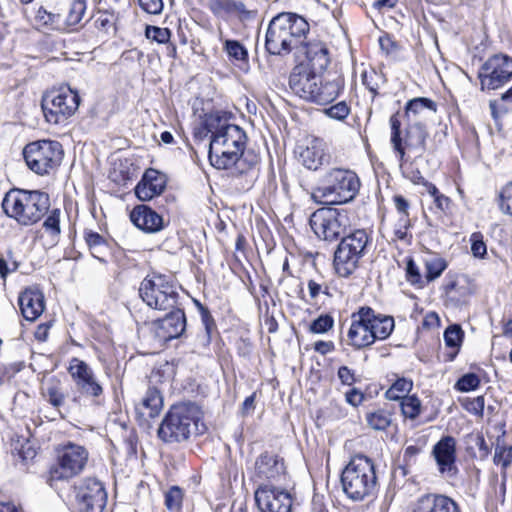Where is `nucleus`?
<instances>
[{"label":"nucleus","instance_id":"nucleus-24","mask_svg":"<svg viewBox=\"0 0 512 512\" xmlns=\"http://www.w3.org/2000/svg\"><path fill=\"white\" fill-rule=\"evenodd\" d=\"M300 48L305 55V60L300 64H306L309 70L318 73H321L328 67L330 62L328 50L322 42L303 43Z\"/></svg>","mask_w":512,"mask_h":512},{"label":"nucleus","instance_id":"nucleus-19","mask_svg":"<svg viewBox=\"0 0 512 512\" xmlns=\"http://www.w3.org/2000/svg\"><path fill=\"white\" fill-rule=\"evenodd\" d=\"M369 314L366 316L363 307L351 315V325L347 334L349 344L354 348L361 349L373 344V337L370 334Z\"/></svg>","mask_w":512,"mask_h":512},{"label":"nucleus","instance_id":"nucleus-11","mask_svg":"<svg viewBox=\"0 0 512 512\" xmlns=\"http://www.w3.org/2000/svg\"><path fill=\"white\" fill-rule=\"evenodd\" d=\"M89 459L87 449L79 444L68 443L58 451L57 464L51 469L53 480H69L79 475Z\"/></svg>","mask_w":512,"mask_h":512},{"label":"nucleus","instance_id":"nucleus-55","mask_svg":"<svg viewBox=\"0 0 512 512\" xmlns=\"http://www.w3.org/2000/svg\"><path fill=\"white\" fill-rule=\"evenodd\" d=\"M239 7H243V3L233 0H216L212 4V9L217 14H221L222 12H234V9Z\"/></svg>","mask_w":512,"mask_h":512},{"label":"nucleus","instance_id":"nucleus-56","mask_svg":"<svg viewBox=\"0 0 512 512\" xmlns=\"http://www.w3.org/2000/svg\"><path fill=\"white\" fill-rule=\"evenodd\" d=\"M309 296L311 300L316 301L321 294L328 295V286L324 283L318 282L315 279H310L307 283Z\"/></svg>","mask_w":512,"mask_h":512},{"label":"nucleus","instance_id":"nucleus-60","mask_svg":"<svg viewBox=\"0 0 512 512\" xmlns=\"http://www.w3.org/2000/svg\"><path fill=\"white\" fill-rule=\"evenodd\" d=\"M410 226V219L405 217L400 218L398 220V223L395 225L394 228V234L395 237L399 240H404L407 236V230Z\"/></svg>","mask_w":512,"mask_h":512},{"label":"nucleus","instance_id":"nucleus-46","mask_svg":"<svg viewBox=\"0 0 512 512\" xmlns=\"http://www.w3.org/2000/svg\"><path fill=\"white\" fill-rule=\"evenodd\" d=\"M145 35L149 40L155 41L159 44H165L169 41L171 32L168 28L147 26Z\"/></svg>","mask_w":512,"mask_h":512},{"label":"nucleus","instance_id":"nucleus-43","mask_svg":"<svg viewBox=\"0 0 512 512\" xmlns=\"http://www.w3.org/2000/svg\"><path fill=\"white\" fill-rule=\"evenodd\" d=\"M446 293L450 299L458 303H464L472 294V290L468 284L460 285L459 283H452L447 286Z\"/></svg>","mask_w":512,"mask_h":512},{"label":"nucleus","instance_id":"nucleus-29","mask_svg":"<svg viewBox=\"0 0 512 512\" xmlns=\"http://www.w3.org/2000/svg\"><path fill=\"white\" fill-rule=\"evenodd\" d=\"M255 469L260 479L278 480L284 474L283 462L269 454H263L257 459Z\"/></svg>","mask_w":512,"mask_h":512},{"label":"nucleus","instance_id":"nucleus-51","mask_svg":"<svg viewBox=\"0 0 512 512\" xmlns=\"http://www.w3.org/2000/svg\"><path fill=\"white\" fill-rule=\"evenodd\" d=\"M463 407L470 413L476 416H482L485 406V400L483 396L475 398H465L462 401Z\"/></svg>","mask_w":512,"mask_h":512},{"label":"nucleus","instance_id":"nucleus-61","mask_svg":"<svg viewBox=\"0 0 512 512\" xmlns=\"http://www.w3.org/2000/svg\"><path fill=\"white\" fill-rule=\"evenodd\" d=\"M394 204L396 207V210L399 214L400 218L407 217L409 218V203L408 201L401 195H397L394 197Z\"/></svg>","mask_w":512,"mask_h":512},{"label":"nucleus","instance_id":"nucleus-42","mask_svg":"<svg viewBox=\"0 0 512 512\" xmlns=\"http://www.w3.org/2000/svg\"><path fill=\"white\" fill-rule=\"evenodd\" d=\"M401 411L406 418L415 419L421 413V401L415 395L401 400Z\"/></svg>","mask_w":512,"mask_h":512},{"label":"nucleus","instance_id":"nucleus-38","mask_svg":"<svg viewBox=\"0 0 512 512\" xmlns=\"http://www.w3.org/2000/svg\"><path fill=\"white\" fill-rule=\"evenodd\" d=\"M413 387V381L411 379L402 377L398 378L391 387L386 391V398L389 400H402L409 396V392Z\"/></svg>","mask_w":512,"mask_h":512},{"label":"nucleus","instance_id":"nucleus-32","mask_svg":"<svg viewBox=\"0 0 512 512\" xmlns=\"http://www.w3.org/2000/svg\"><path fill=\"white\" fill-rule=\"evenodd\" d=\"M162 407L163 398L160 392L155 388H151L148 389L145 396L136 406V410L142 417L154 418L160 413Z\"/></svg>","mask_w":512,"mask_h":512},{"label":"nucleus","instance_id":"nucleus-44","mask_svg":"<svg viewBox=\"0 0 512 512\" xmlns=\"http://www.w3.org/2000/svg\"><path fill=\"white\" fill-rule=\"evenodd\" d=\"M183 501V492L177 487H171L165 493V506L171 512H178L181 509Z\"/></svg>","mask_w":512,"mask_h":512},{"label":"nucleus","instance_id":"nucleus-18","mask_svg":"<svg viewBox=\"0 0 512 512\" xmlns=\"http://www.w3.org/2000/svg\"><path fill=\"white\" fill-rule=\"evenodd\" d=\"M317 74L318 72L309 70L306 64L295 66L289 77L291 90L300 98L311 101L314 92L318 89V84H320Z\"/></svg>","mask_w":512,"mask_h":512},{"label":"nucleus","instance_id":"nucleus-9","mask_svg":"<svg viewBox=\"0 0 512 512\" xmlns=\"http://www.w3.org/2000/svg\"><path fill=\"white\" fill-rule=\"evenodd\" d=\"M368 244V235L358 229L343 237L334 253V268L341 277H348L358 267Z\"/></svg>","mask_w":512,"mask_h":512},{"label":"nucleus","instance_id":"nucleus-23","mask_svg":"<svg viewBox=\"0 0 512 512\" xmlns=\"http://www.w3.org/2000/svg\"><path fill=\"white\" fill-rule=\"evenodd\" d=\"M18 303L23 317L28 321H35L45 309L43 293L36 288L25 289L19 295Z\"/></svg>","mask_w":512,"mask_h":512},{"label":"nucleus","instance_id":"nucleus-14","mask_svg":"<svg viewBox=\"0 0 512 512\" xmlns=\"http://www.w3.org/2000/svg\"><path fill=\"white\" fill-rule=\"evenodd\" d=\"M76 499L79 512H103L107 493L99 480L86 478L77 487Z\"/></svg>","mask_w":512,"mask_h":512},{"label":"nucleus","instance_id":"nucleus-12","mask_svg":"<svg viewBox=\"0 0 512 512\" xmlns=\"http://www.w3.org/2000/svg\"><path fill=\"white\" fill-rule=\"evenodd\" d=\"M348 225L346 212L333 208H322L310 217V226L319 239L334 241L345 232Z\"/></svg>","mask_w":512,"mask_h":512},{"label":"nucleus","instance_id":"nucleus-1","mask_svg":"<svg viewBox=\"0 0 512 512\" xmlns=\"http://www.w3.org/2000/svg\"><path fill=\"white\" fill-rule=\"evenodd\" d=\"M205 129L211 134L209 161L217 169L233 167L243 155L246 146V134L238 125L229 123L218 112L210 113L204 119Z\"/></svg>","mask_w":512,"mask_h":512},{"label":"nucleus","instance_id":"nucleus-13","mask_svg":"<svg viewBox=\"0 0 512 512\" xmlns=\"http://www.w3.org/2000/svg\"><path fill=\"white\" fill-rule=\"evenodd\" d=\"M512 78V58L504 54L489 57L478 72L480 89L496 90Z\"/></svg>","mask_w":512,"mask_h":512},{"label":"nucleus","instance_id":"nucleus-34","mask_svg":"<svg viewBox=\"0 0 512 512\" xmlns=\"http://www.w3.org/2000/svg\"><path fill=\"white\" fill-rule=\"evenodd\" d=\"M35 21L38 28L43 30L66 31L61 16L59 14L48 12L43 8L38 9Z\"/></svg>","mask_w":512,"mask_h":512},{"label":"nucleus","instance_id":"nucleus-47","mask_svg":"<svg viewBox=\"0 0 512 512\" xmlns=\"http://www.w3.org/2000/svg\"><path fill=\"white\" fill-rule=\"evenodd\" d=\"M334 325V320L332 316L328 314L320 315L317 319H315L309 327L311 333L314 334H323L329 331Z\"/></svg>","mask_w":512,"mask_h":512},{"label":"nucleus","instance_id":"nucleus-10","mask_svg":"<svg viewBox=\"0 0 512 512\" xmlns=\"http://www.w3.org/2000/svg\"><path fill=\"white\" fill-rule=\"evenodd\" d=\"M23 156L31 171L38 175H46L60 165L63 149L57 141L40 140L27 144Z\"/></svg>","mask_w":512,"mask_h":512},{"label":"nucleus","instance_id":"nucleus-50","mask_svg":"<svg viewBox=\"0 0 512 512\" xmlns=\"http://www.w3.org/2000/svg\"><path fill=\"white\" fill-rule=\"evenodd\" d=\"M512 462V447L497 446L494 454V463L507 468Z\"/></svg>","mask_w":512,"mask_h":512},{"label":"nucleus","instance_id":"nucleus-62","mask_svg":"<svg viewBox=\"0 0 512 512\" xmlns=\"http://www.w3.org/2000/svg\"><path fill=\"white\" fill-rule=\"evenodd\" d=\"M345 399L347 403L357 407L363 402L364 394L360 390L353 388L345 394Z\"/></svg>","mask_w":512,"mask_h":512},{"label":"nucleus","instance_id":"nucleus-4","mask_svg":"<svg viewBox=\"0 0 512 512\" xmlns=\"http://www.w3.org/2000/svg\"><path fill=\"white\" fill-rule=\"evenodd\" d=\"M359 188L360 180L355 172L333 168L323 175L311 198L320 204H342L354 199Z\"/></svg>","mask_w":512,"mask_h":512},{"label":"nucleus","instance_id":"nucleus-30","mask_svg":"<svg viewBox=\"0 0 512 512\" xmlns=\"http://www.w3.org/2000/svg\"><path fill=\"white\" fill-rule=\"evenodd\" d=\"M427 135L424 123L407 124L406 137L403 143L405 150L415 151L421 155L425 150Z\"/></svg>","mask_w":512,"mask_h":512},{"label":"nucleus","instance_id":"nucleus-57","mask_svg":"<svg viewBox=\"0 0 512 512\" xmlns=\"http://www.w3.org/2000/svg\"><path fill=\"white\" fill-rule=\"evenodd\" d=\"M140 7L149 14H160L163 10L162 0H138Z\"/></svg>","mask_w":512,"mask_h":512},{"label":"nucleus","instance_id":"nucleus-2","mask_svg":"<svg viewBox=\"0 0 512 512\" xmlns=\"http://www.w3.org/2000/svg\"><path fill=\"white\" fill-rule=\"evenodd\" d=\"M309 31L307 21L293 13L275 16L266 32L265 47L270 54L285 55L299 49Z\"/></svg>","mask_w":512,"mask_h":512},{"label":"nucleus","instance_id":"nucleus-54","mask_svg":"<svg viewBox=\"0 0 512 512\" xmlns=\"http://www.w3.org/2000/svg\"><path fill=\"white\" fill-rule=\"evenodd\" d=\"M471 251L475 257L483 258L486 253V244L483 241V237L480 233H473L470 237Z\"/></svg>","mask_w":512,"mask_h":512},{"label":"nucleus","instance_id":"nucleus-33","mask_svg":"<svg viewBox=\"0 0 512 512\" xmlns=\"http://www.w3.org/2000/svg\"><path fill=\"white\" fill-rule=\"evenodd\" d=\"M60 210H53L43 223V234L42 237L46 238L45 244L49 247H53L57 244L61 233L60 229Z\"/></svg>","mask_w":512,"mask_h":512},{"label":"nucleus","instance_id":"nucleus-37","mask_svg":"<svg viewBox=\"0 0 512 512\" xmlns=\"http://www.w3.org/2000/svg\"><path fill=\"white\" fill-rule=\"evenodd\" d=\"M447 261L438 256L431 255L425 259V279L427 282L434 281L441 276L447 268Z\"/></svg>","mask_w":512,"mask_h":512},{"label":"nucleus","instance_id":"nucleus-5","mask_svg":"<svg viewBox=\"0 0 512 512\" xmlns=\"http://www.w3.org/2000/svg\"><path fill=\"white\" fill-rule=\"evenodd\" d=\"M49 206V196L37 190L13 189L6 193L2 201L6 215L25 226L38 222Z\"/></svg>","mask_w":512,"mask_h":512},{"label":"nucleus","instance_id":"nucleus-15","mask_svg":"<svg viewBox=\"0 0 512 512\" xmlns=\"http://www.w3.org/2000/svg\"><path fill=\"white\" fill-rule=\"evenodd\" d=\"M296 154L301 164L313 171L329 164L331 159L327 144L323 139L317 137L306 138L297 146Z\"/></svg>","mask_w":512,"mask_h":512},{"label":"nucleus","instance_id":"nucleus-31","mask_svg":"<svg viewBox=\"0 0 512 512\" xmlns=\"http://www.w3.org/2000/svg\"><path fill=\"white\" fill-rule=\"evenodd\" d=\"M343 88V80L337 77L331 81L318 84V89L314 92L311 102L319 105H326L334 101Z\"/></svg>","mask_w":512,"mask_h":512},{"label":"nucleus","instance_id":"nucleus-35","mask_svg":"<svg viewBox=\"0 0 512 512\" xmlns=\"http://www.w3.org/2000/svg\"><path fill=\"white\" fill-rule=\"evenodd\" d=\"M42 395L54 408L59 409L64 405L66 393L61 383L56 379L49 380L42 389Z\"/></svg>","mask_w":512,"mask_h":512},{"label":"nucleus","instance_id":"nucleus-48","mask_svg":"<svg viewBox=\"0 0 512 512\" xmlns=\"http://www.w3.org/2000/svg\"><path fill=\"white\" fill-rule=\"evenodd\" d=\"M480 385V378L474 373L463 375L456 383L455 387L461 392H469L475 390Z\"/></svg>","mask_w":512,"mask_h":512},{"label":"nucleus","instance_id":"nucleus-53","mask_svg":"<svg viewBox=\"0 0 512 512\" xmlns=\"http://www.w3.org/2000/svg\"><path fill=\"white\" fill-rule=\"evenodd\" d=\"M225 50L230 57L236 60H244L247 56V51L238 41L227 40Z\"/></svg>","mask_w":512,"mask_h":512},{"label":"nucleus","instance_id":"nucleus-17","mask_svg":"<svg viewBox=\"0 0 512 512\" xmlns=\"http://www.w3.org/2000/svg\"><path fill=\"white\" fill-rule=\"evenodd\" d=\"M255 501L261 512H290V494L271 485H261L255 491Z\"/></svg>","mask_w":512,"mask_h":512},{"label":"nucleus","instance_id":"nucleus-64","mask_svg":"<svg viewBox=\"0 0 512 512\" xmlns=\"http://www.w3.org/2000/svg\"><path fill=\"white\" fill-rule=\"evenodd\" d=\"M314 350L322 355H326L334 350V344L331 341H317L314 344Z\"/></svg>","mask_w":512,"mask_h":512},{"label":"nucleus","instance_id":"nucleus-39","mask_svg":"<svg viewBox=\"0 0 512 512\" xmlns=\"http://www.w3.org/2000/svg\"><path fill=\"white\" fill-rule=\"evenodd\" d=\"M427 194L433 198L434 211L439 216L447 214L451 208V200L449 197L440 193L434 184L427 185Z\"/></svg>","mask_w":512,"mask_h":512},{"label":"nucleus","instance_id":"nucleus-58","mask_svg":"<svg viewBox=\"0 0 512 512\" xmlns=\"http://www.w3.org/2000/svg\"><path fill=\"white\" fill-rule=\"evenodd\" d=\"M407 280L413 285L423 286V279L420 275L417 265L412 261H408L407 268Z\"/></svg>","mask_w":512,"mask_h":512},{"label":"nucleus","instance_id":"nucleus-3","mask_svg":"<svg viewBox=\"0 0 512 512\" xmlns=\"http://www.w3.org/2000/svg\"><path fill=\"white\" fill-rule=\"evenodd\" d=\"M202 418L203 412L198 405L190 402L175 404L162 420L158 436L167 443L185 441L206 430Z\"/></svg>","mask_w":512,"mask_h":512},{"label":"nucleus","instance_id":"nucleus-40","mask_svg":"<svg viewBox=\"0 0 512 512\" xmlns=\"http://www.w3.org/2000/svg\"><path fill=\"white\" fill-rule=\"evenodd\" d=\"M390 125L391 144L393 146L394 151L398 154L400 162H403L405 158V147L403 146V141L401 138V122L397 115L394 114L390 117Z\"/></svg>","mask_w":512,"mask_h":512},{"label":"nucleus","instance_id":"nucleus-41","mask_svg":"<svg viewBox=\"0 0 512 512\" xmlns=\"http://www.w3.org/2000/svg\"><path fill=\"white\" fill-rule=\"evenodd\" d=\"M368 425L374 430H385L391 423V415L385 410H376L366 415Z\"/></svg>","mask_w":512,"mask_h":512},{"label":"nucleus","instance_id":"nucleus-63","mask_svg":"<svg viewBox=\"0 0 512 512\" xmlns=\"http://www.w3.org/2000/svg\"><path fill=\"white\" fill-rule=\"evenodd\" d=\"M85 239L90 249H95L104 244L103 237L95 232L86 233Z\"/></svg>","mask_w":512,"mask_h":512},{"label":"nucleus","instance_id":"nucleus-52","mask_svg":"<svg viewBox=\"0 0 512 512\" xmlns=\"http://www.w3.org/2000/svg\"><path fill=\"white\" fill-rule=\"evenodd\" d=\"M350 113V108L346 102L341 101L325 109V114L335 120H344Z\"/></svg>","mask_w":512,"mask_h":512},{"label":"nucleus","instance_id":"nucleus-6","mask_svg":"<svg viewBox=\"0 0 512 512\" xmlns=\"http://www.w3.org/2000/svg\"><path fill=\"white\" fill-rule=\"evenodd\" d=\"M341 482L346 495L352 500H363L376 486V473L371 459L354 456L342 472Z\"/></svg>","mask_w":512,"mask_h":512},{"label":"nucleus","instance_id":"nucleus-45","mask_svg":"<svg viewBox=\"0 0 512 512\" xmlns=\"http://www.w3.org/2000/svg\"><path fill=\"white\" fill-rule=\"evenodd\" d=\"M463 340V331L459 325H451L444 332V341L448 347L458 348Z\"/></svg>","mask_w":512,"mask_h":512},{"label":"nucleus","instance_id":"nucleus-26","mask_svg":"<svg viewBox=\"0 0 512 512\" xmlns=\"http://www.w3.org/2000/svg\"><path fill=\"white\" fill-rule=\"evenodd\" d=\"M416 512H460L458 505L449 497L427 494L417 501Z\"/></svg>","mask_w":512,"mask_h":512},{"label":"nucleus","instance_id":"nucleus-20","mask_svg":"<svg viewBox=\"0 0 512 512\" xmlns=\"http://www.w3.org/2000/svg\"><path fill=\"white\" fill-rule=\"evenodd\" d=\"M433 455L442 474H455L456 440L452 436L442 437L433 447Z\"/></svg>","mask_w":512,"mask_h":512},{"label":"nucleus","instance_id":"nucleus-59","mask_svg":"<svg viewBox=\"0 0 512 512\" xmlns=\"http://www.w3.org/2000/svg\"><path fill=\"white\" fill-rule=\"evenodd\" d=\"M337 376L343 385L351 386L357 381L354 371L347 366L339 367Z\"/></svg>","mask_w":512,"mask_h":512},{"label":"nucleus","instance_id":"nucleus-21","mask_svg":"<svg viewBox=\"0 0 512 512\" xmlns=\"http://www.w3.org/2000/svg\"><path fill=\"white\" fill-rule=\"evenodd\" d=\"M165 187V175L154 169H148L135 187V194L140 201H150L163 193Z\"/></svg>","mask_w":512,"mask_h":512},{"label":"nucleus","instance_id":"nucleus-8","mask_svg":"<svg viewBox=\"0 0 512 512\" xmlns=\"http://www.w3.org/2000/svg\"><path fill=\"white\" fill-rule=\"evenodd\" d=\"M80 105V96L69 86L46 92L41 101L45 120L50 124H61L72 117Z\"/></svg>","mask_w":512,"mask_h":512},{"label":"nucleus","instance_id":"nucleus-22","mask_svg":"<svg viewBox=\"0 0 512 512\" xmlns=\"http://www.w3.org/2000/svg\"><path fill=\"white\" fill-rule=\"evenodd\" d=\"M131 222L147 233H156L163 229L164 222L161 215L147 205H138L130 213Z\"/></svg>","mask_w":512,"mask_h":512},{"label":"nucleus","instance_id":"nucleus-7","mask_svg":"<svg viewBox=\"0 0 512 512\" xmlns=\"http://www.w3.org/2000/svg\"><path fill=\"white\" fill-rule=\"evenodd\" d=\"M178 288L172 276L152 273L141 282L139 294L149 307L156 310H169L177 306Z\"/></svg>","mask_w":512,"mask_h":512},{"label":"nucleus","instance_id":"nucleus-36","mask_svg":"<svg viewBox=\"0 0 512 512\" xmlns=\"http://www.w3.org/2000/svg\"><path fill=\"white\" fill-rule=\"evenodd\" d=\"M86 10V2L85 0H73L70 3L69 11L65 21H63V25L66 28L65 32H70L74 30V27L78 25L85 13Z\"/></svg>","mask_w":512,"mask_h":512},{"label":"nucleus","instance_id":"nucleus-28","mask_svg":"<svg viewBox=\"0 0 512 512\" xmlns=\"http://www.w3.org/2000/svg\"><path fill=\"white\" fill-rule=\"evenodd\" d=\"M186 318L184 311L180 308L172 309L162 320L159 321L158 328L162 332L160 335L166 339H172L180 336L185 330Z\"/></svg>","mask_w":512,"mask_h":512},{"label":"nucleus","instance_id":"nucleus-25","mask_svg":"<svg viewBox=\"0 0 512 512\" xmlns=\"http://www.w3.org/2000/svg\"><path fill=\"white\" fill-rule=\"evenodd\" d=\"M436 112V104L429 98L419 97L407 102L405 116L408 124L424 123Z\"/></svg>","mask_w":512,"mask_h":512},{"label":"nucleus","instance_id":"nucleus-49","mask_svg":"<svg viewBox=\"0 0 512 512\" xmlns=\"http://www.w3.org/2000/svg\"><path fill=\"white\" fill-rule=\"evenodd\" d=\"M499 207L501 212L512 216V182L507 184L500 193Z\"/></svg>","mask_w":512,"mask_h":512},{"label":"nucleus","instance_id":"nucleus-27","mask_svg":"<svg viewBox=\"0 0 512 512\" xmlns=\"http://www.w3.org/2000/svg\"><path fill=\"white\" fill-rule=\"evenodd\" d=\"M363 311L366 316L369 314L370 324L368 326L373 343L377 340H385L391 335L395 326L393 317L377 314L372 308L366 306L363 307Z\"/></svg>","mask_w":512,"mask_h":512},{"label":"nucleus","instance_id":"nucleus-16","mask_svg":"<svg viewBox=\"0 0 512 512\" xmlns=\"http://www.w3.org/2000/svg\"><path fill=\"white\" fill-rule=\"evenodd\" d=\"M68 372L81 394L89 397H98L102 394L103 388L92 368L83 360L72 358L69 363Z\"/></svg>","mask_w":512,"mask_h":512}]
</instances>
